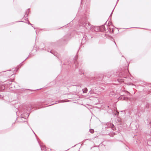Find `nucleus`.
I'll return each mask as SVG.
<instances>
[{
    "mask_svg": "<svg viewBox=\"0 0 151 151\" xmlns=\"http://www.w3.org/2000/svg\"><path fill=\"white\" fill-rule=\"evenodd\" d=\"M87 89L85 88L83 90V92L84 93H86L87 91Z\"/></svg>",
    "mask_w": 151,
    "mask_h": 151,
    "instance_id": "f257e3e1",
    "label": "nucleus"
},
{
    "mask_svg": "<svg viewBox=\"0 0 151 151\" xmlns=\"http://www.w3.org/2000/svg\"><path fill=\"white\" fill-rule=\"evenodd\" d=\"M118 81L119 82H122L124 81L123 80L120 79H118Z\"/></svg>",
    "mask_w": 151,
    "mask_h": 151,
    "instance_id": "f03ea898",
    "label": "nucleus"
},
{
    "mask_svg": "<svg viewBox=\"0 0 151 151\" xmlns=\"http://www.w3.org/2000/svg\"><path fill=\"white\" fill-rule=\"evenodd\" d=\"M91 133H93V132H91Z\"/></svg>",
    "mask_w": 151,
    "mask_h": 151,
    "instance_id": "7ed1b4c3",
    "label": "nucleus"
}]
</instances>
